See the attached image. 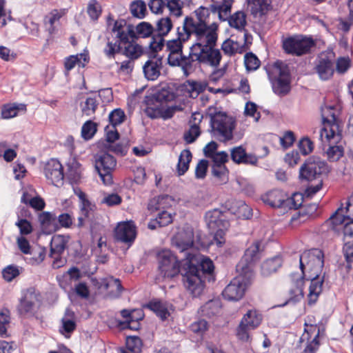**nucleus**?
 Listing matches in <instances>:
<instances>
[{
    "label": "nucleus",
    "instance_id": "1",
    "mask_svg": "<svg viewBox=\"0 0 353 353\" xmlns=\"http://www.w3.org/2000/svg\"><path fill=\"white\" fill-rule=\"evenodd\" d=\"M158 261L157 279H170L181 274L183 284L190 293L198 294L201 292L202 285L199 277L190 272L191 270L196 272V268L188 265L189 261L186 255L184 259L179 261L170 250H165L158 254Z\"/></svg>",
    "mask_w": 353,
    "mask_h": 353
},
{
    "label": "nucleus",
    "instance_id": "2",
    "mask_svg": "<svg viewBox=\"0 0 353 353\" xmlns=\"http://www.w3.org/2000/svg\"><path fill=\"white\" fill-rule=\"evenodd\" d=\"M260 243L254 242L245 251L237 263L236 269L239 275L234 277L222 292L224 299L228 301H239L244 295L252 276L254 264L259 259Z\"/></svg>",
    "mask_w": 353,
    "mask_h": 353
},
{
    "label": "nucleus",
    "instance_id": "3",
    "mask_svg": "<svg viewBox=\"0 0 353 353\" xmlns=\"http://www.w3.org/2000/svg\"><path fill=\"white\" fill-rule=\"evenodd\" d=\"M300 269L303 276L310 280L308 305H312L318 300L322 292L324 276L319 278L324 265V254L319 249H312L304 252L299 257Z\"/></svg>",
    "mask_w": 353,
    "mask_h": 353
},
{
    "label": "nucleus",
    "instance_id": "4",
    "mask_svg": "<svg viewBox=\"0 0 353 353\" xmlns=\"http://www.w3.org/2000/svg\"><path fill=\"white\" fill-rule=\"evenodd\" d=\"M345 214H343V209L339 208L330 218L326 221L327 225L333 230H337L338 225H343V252L345 260L350 268L353 263V202L346 201Z\"/></svg>",
    "mask_w": 353,
    "mask_h": 353
},
{
    "label": "nucleus",
    "instance_id": "5",
    "mask_svg": "<svg viewBox=\"0 0 353 353\" xmlns=\"http://www.w3.org/2000/svg\"><path fill=\"white\" fill-rule=\"evenodd\" d=\"M176 39L168 40L166 42V48L169 52L168 63L172 67H179L186 77L188 69L191 66L190 51L188 55L183 53V44L189 40V33L187 27L183 26L176 28Z\"/></svg>",
    "mask_w": 353,
    "mask_h": 353
},
{
    "label": "nucleus",
    "instance_id": "6",
    "mask_svg": "<svg viewBox=\"0 0 353 353\" xmlns=\"http://www.w3.org/2000/svg\"><path fill=\"white\" fill-rule=\"evenodd\" d=\"M173 99V93L165 89L147 95L144 99V103L146 105L144 112L148 117L152 119L158 118L170 119L173 117L176 108L168 107L167 103Z\"/></svg>",
    "mask_w": 353,
    "mask_h": 353
},
{
    "label": "nucleus",
    "instance_id": "7",
    "mask_svg": "<svg viewBox=\"0 0 353 353\" xmlns=\"http://www.w3.org/2000/svg\"><path fill=\"white\" fill-rule=\"evenodd\" d=\"M206 114L210 117V125L212 136L219 141L226 143L234 137L233 131L236 128V120L226 112L219 111L216 107L208 108Z\"/></svg>",
    "mask_w": 353,
    "mask_h": 353
},
{
    "label": "nucleus",
    "instance_id": "8",
    "mask_svg": "<svg viewBox=\"0 0 353 353\" xmlns=\"http://www.w3.org/2000/svg\"><path fill=\"white\" fill-rule=\"evenodd\" d=\"M183 24L187 27L189 39L192 35L195 37L194 43L190 46V51L194 52L199 48L216 45L218 25L216 23L195 26L194 19L187 16L183 20Z\"/></svg>",
    "mask_w": 353,
    "mask_h": 353
},
{
    "label": "nucleus",
    "instance_id": "9",
    "mask_svg": "<svg viewBox=\"0 0 353 353\" xmlns=\"http://www.w3.org/2000/svg\"><path fill=\"white\" fill-rule=\"evenodd\" d=\"M216 45L204 46L195 50L194 52L190 51L191 66L188 69L186 77H189L196 68V63H204L212 67H218L220 64L222 56L219 49H216Z\"/></svg>",
    "mask_w": 353,
    "mask_h": 353
},
{
    "label": "nucleus",
    "instance_id": "10",
    "mask_svg": "<svg viewBox=\"0 0 353 353\" xmlns=\"http://www.w3.org/2000/svg\"><path fill=\"white\" fill-rule=\"evenodd\" d=\"M187 256V260L189 261L188 263V265L191 266V268H195L196 272H192L191 270L192 274H195L199 277L202 289L201 292L198 294H195L194 293H190L193 297H199L203 292L205 288V281L208 280L209 282L214 281L215 280L214 270V266L212 260L209 258H204L201 260L199 265H196L192 263V260L194 257V255L190 252L185 253Z\"/></svg>",
    "mask_w": 353,
    "mask_h": 353
},
{
    "label": "nucleus",
    "instance_id": "11",
    "mask_svg": "<svg viewBox=\"0 0 353 353\" xmlns=\"http://www.w3.org/2000/svg\"><path fill=\"white\" fill-rule=\"evenodd\" d=\"M276 74L272 79V89L278 95H285L290 91V72L289 66L281 61H276L274 64Z\"/></svg>",
    "mask_w": 353,
    "mask_h": 353
},
{
    "label": "nucleus",
    "instance_id": "12",
    "mask_svg": "<svg viewBox=\"0 0 353 353\" xmlns=\"http://www.w3.org/2000/svg\"><path fill=\"white\" fill-rule=\"evenodd\" d=\"M329 172L327 164L318 157H310L302 165L299 170V177L302 180L318 179L323 174Z\"/></svg>",
    "mask_w": 353,
    "mask_h": 353
},
{
    "label": "nucleus",
    "instance_id": "13",
    "mask_svg": "<svg viewBox=\"0 0 353 353\" xmlns=\"http://www.w3.org/2000/svg\"><path fill=\"white\" fill-rule=\"evenodd\" d=\"M41 295L34 288L28 289L20 299L17 305L18 314L25 318L36 315L41 304Z\"/></svg>",
    "mask_w": 353,
    "mask_h": 353
},
{
    "label": "nucleus",
    "instance_id": "14",
    "mask_svg": "<svg viewBox=\"0 0 353 353\" xmlns=\"http://www.w3.org/2000/svg\"><path fill=\"white\" fill-rule=\"evenodd\" d=\"M95 168L100 178L105 185L112 183V172L117 166V160L111 154L107 152L97 154L94 157Z\"/></svg>",
    "mask_w": 353,
    "mask_h": 353
},
{
    "label": "nucleus",
    "instance_id": "15",
    "mask_svg": "<svg viewBox=\"0 0 353 353\" xmlns=\"http://www.w3.org/2000/svg\"><path fill=\"white\" fill-rule=\"evenodd\" d=\"M315 43L312 38L296 35L283 41V48L288 54L301 56L310 52Z\"/></svg>",
    "mask_w": 353,
    "mask_h": 353
},
{
    "label": "nucleus",
    "instance_id": "16",
    "mask_svg": "<svg viewBox=\"0 0 353 353\" xmlns=\"http://www.w3.org/2000/svg\"><path fill=\"white\" fill-rule=\"evenodd\" d=\"M263 316L256 310H248L243 316L236 329L237 337L243 341L249 339V331L254 330L261 323Z\"/></svg>",
    "mask_w": 353,
    "mask_h": 353
},
{
    "label": "nucleus",
    "instance_id": "17",
    "mask_svg": "<svg viewBox=\"0 0 353 353\" xmlns=\"http://www.w3.org/2000/svg\"><path fill=\"white\" fill-rule=\"evenodd\" d=\"M173 27L172 22L170 17H162L157 22L156 30L157 34L152 36L149 44L150 49L154 52L161 50L164 46V37L168 34Z\"/></svg>",
    "mask_w": 353,
    "mask_h": 353
},
{
    "label": "nucleus",
    "instance_id": "18",
    "mask_svg": "<svg viewBox=\"0 0 353 353\" xmlns=\"http://www.w3.org/2000/svg\"><path fill=\"white\" fill-rule=\"evenodd\" d=\"M123 321L117 320V326L121 330L130 329L138 330L140 327L139 321L144 317L142 309H123L120 311Z\"/></svg>",
    "mask_w": 353,
    "mask_h": 353
},
{
    "label": "nucleus",
    "instance_id": "19",
    "mask_svg": "<svg viewBox=\"0 0 353 353\" xmlns=\"http://www.w3.org/2000/svg\"><path fill=\"white\" fill-rule=\"evenodd\" d=\"M205 220L208 228L212 231L216 230L214 238L216 239L219 235L223 233L229 225L223 212L218 208L209 210L205 213Z\"/></svg>",
    "mask_w": 353,
    "mask_h": 353
},
{
    "label": "nucleus",
    "instance_id": "20",
    "mask_svg": "<svg viewBox=\"0 0 353 353\" xmlns=\"http://www.w3.org/2000/svg\"><path fill=\"white\" fill-rule=\"evenodd\" d=\"M333 107H326L322 111V119L324 127L320 130L319 137L323 141V137L327 141L334 139L336 137L335 128H337V125L335 123L336 116L332 112Z\"/></svg>",
    "mask_w": 353,
    "mask_h": 353
},
{
    "label": "nucleus",
    "instance_id": "21",
    "mask_svg": "<svg viewBox=\"0 0 353 353\" xmlns=\"http://www.w3.org/2000/svg\"><path fill=\"white\" fill-rule=\"evenodd\" d=\"M151 50L150 59L143 66V71L145 77L149 81L157 80L161 74V70L163 66V58Z\"/></svg>",
    "mask_w": 353,
    "mask_h": 353
},
{
    "label": "nucleus",
    "instance_id": "22",
    "mask_svg": "<svg viewBox=\"0 0 353 353\" xmlns=\"http://www.w3.org/2000/svg\"><path fill=\"white\" fill-rule=\"evenodd\" d=\"M172 243L181 252H189L188 250L193 246L194 244V231L190 226L185 227L181 231L179 232L172 239Z\"/></svg>",
    "mask_w": 353,
    "mask_h": 353
},
{
    "label": "nucleus",
    "instance_id": "23",
    "mask_svg": "<svg viewBox=\"0 0 353 353\" xmlns=\"http://www.w3.org/2000/svg\"><path fill=\"white\" fill-rule=\"evenodd\" d=\"M137 236L136 227L130 222H123L117 225L114 230V238L117 241L124 243L130 246Z\"/></svg>",
    "mask_w": 353,
    "mask_h": 353
},
{
    "label": "nucleus",
    "instance_id": "24",
    "mask_svg": "<svg viewBox=\"0 0 353 353\" xmlns=\"http://www.w3.org/2000/svg\"><path fill=\"white\" fill-rule=\"evenodd\" d=\"M45 176L55 186L63 184L64 174L61 163L52 159L47 162L44 168Z\"/></svg>",
    "mask_w": 353,
    "mask_h": 353
},
{
    "label": "nucleus",
    "instance_id": "25",
    "mask_svg": "<svg viewBox=\"0 0 353 353\" xmlns=\"http://www.w3.org/2000/svg\"><path fill=\"white\" fill-rule=\"evenodd\" d=\"M314 70L321 80L328 81L334 73V61L327 55H321L316 59Z\"/></svg>",
    "mask_w": 353,
    "mask_h": 353
},
{
    "label": "nucleus",
    "instance_id": "26",
    "mask_svg": "<svg viewBox=\"0 0 353 353\" xmlns=\"http://www.w3.org/2000/svg\"><path fill=\"white\" fill-rule=\"evenodd\" d=\"M112 31L116 34V38L119 39L121 43H128V37L134 35V26H127L125 19H119L114 21Z\"/></svg>",
    "mask_w": 353,
    "mask_h": 353
},
{
    "label": "nucleus",
    "instance_id": "27",
    "mask_svg": "<svg viewBox=\"0 0 353 353\" xmlns=\"http://www.w3.org/2000/svg\"><path fill=\"white\" fill-rule=\"evenodd\" d=\"M231 11L228 14L226 15V18L224 20L221 19L219 17V20L222 21H225L228 20V23L230 27L234 28L240 31L244 30V39L245 41H247L248 37H251L249 35L245 30V26L247 23L246 22V14L243 11H237L234 13L232 15L230 14Z\"/></svg>",
    "mask_w": 353,
    "mask_h": 353
},
{
    "label": "nucleus",
    "instance_id": "28",
    "mask_svg": "<svg viewBox=\"0 0 353 353\" xmlns=\"http://www.w3.org/2000/svg\"><path fill=\"white\" fill-rule=\"evenodd\" d=\"M231 159L238 164L255 165L258 161V159L255 155L247 154L242 146L235 147L231 150Z\"/></svg>",
    "mask_w": 353,
    "mask_h": 353
},
{
    "label": "nucleus",
    "instance_id": "29",
    "mask_svg": "<svg viewBox=\"0 0 353 353\" xmlns=\"http://www.w3.org/2000/svg\"><path fill=\"white\" fill-rule=\"evenodd\" d=\"M286 194L280 190H272L262 196L264 203L272 208H284Z\"/></svg>",
    "mask_w": 353,
    "mask_h": 353
},
{
    "label": "nucleus",
    "instance_id": "30",
    "mask_svg": "<svg viewBox=\"0 0 353 353\" xmlns=\"http://www.w3.org/2000/svg\"><path fill=\"white\" fill-rule=\"evenodd\" d=\"M251 14L254 17L261 18L271 8V0H248Z\"/></svg>",
    "mask_w": 353,
    "mask_h": 353
},
{
    "label": "nucleus",
    "instance_id": "31",
    "mask_svg": "<svg viewBox=\"0 0 353 353\" xmlns=\"http://www.w3.org/2000/svg\"><path fill=\"white\" fill-rule=\"evenodd\" d=\"M211 9L212 12L219 13V17L224 20L232 9L234 0H212Z\"/></svg>",
    "mask_w": 353,
    "mask_h": 353
},
{
    "label": "nucleus",
    "instance_id": "32",
    "mask_svg": "<svg viewBox=\"0 0 353 353\" xmlns=\"http://www.w3.org/2000/svg\"><path fill=\"white\" fill-rule=\"evenodd\" d=\"M66 176L71 183H77L81 178V165L74 158L69 159L66 164Z\"/></svg>",
    "mask_w": 353,
    "mask_h": 353
},
{
    "label": "nucleus",
    "instance_id": "33",
    "mask_svg": "<svg viewBox=\"0 0 353 353\" xmlns=\"http://www.w3.org/2000/svg\"><path fill=\"white\" fill-rule=\"evenodd\" d=\"M154 28L151 23L142 21L134 27V35H130L131 40L138 38H148L152 36Z\"/></svg>",
    "mask_w": 353,
    "mask_h": 353
},
{
    "label": "nucleus",
    "instance_id": "34",
    "mask_svg": "<svg viewBox=\"0 0 353 353\" xmlns=\"http://www.w3.org/2000/svg\"><path fill=\"white\" fill-rule=\"evenodd\" d=\"M282 265V259L279 256L267 259L261 265V274L264 276H268L274 273Z\"/></svg>",
    "mask_w": 353,
    "mask_h": 353
},
{
    "label": "nucleus",
    "instance_id": "35",
    "mask_svg": "<svg viewBox=\"0 0 353 353\" xmlns=\"http://www.w3.org/2000/svg\"><path fill=\"white\" fill-rule=\"evenodd\" d=\"M130 37H128V43H122L123 46V54L131 59H137L143 53L142 47L134 43V40L130 41Z\"/></svg>",
    "mask_w": 353,
    "mask_h": 353
},
{
    "label": "nucleus",
    "instance_id": "36",
    "mask_svg": "<svg viewBox=\"0 0 353 353\" xmlns=\"http://www.w3.org/2000/svg\"><path fill=\"white\" fill-rule=\"evenodd\" d=\"M42 227L48 232L55 231L58 226L57 224V216L54 214L49 212H43L39 216Z\"/></svg>",
    "mask_w": 353,
    "mask_h": 353
},
{
    "label": "nucleus",
    "instance_id": "37",
    "mask_svg": "<svg viewBox=\"0 0 353 353\" xmlns=\"http://www.w3.org/2000/svg\"><path fill=\"white\" fill-rule=\"evenodd\" d=\"M74 313L70 310H66L65 315L61 319L62 325L59 329V332L64 334L65 336H70V334L76 329L77 325L73 319H68V317L72 316Z\"/></svg>",
    "mask_w": 353,
    "mask_h": 353
},
{
    "label": "nucleus",
    "instance_id": "38",
    "mask_svg": "<svg viewBox=\"0 0 353 353\" xmlns=\"http://www.w3.org/2000/svg\"><path fill=\"white\" fill-rule=\"evenodd\" d=\"M192 157V153L188 149L183 150L181 152L177 163V173L179 176L183 175L188 171Z\"/></svg>",
    "mask_w": 353,
    "mask_h": 353
},
{
    "label": "nucleus",
    "instance_id": "39",
    "mask_svg": "<svg viewBox=\"0 0 353 353\" xmlns=\"http://www.w3.org/2000/svg\"><path fill=\"white\" fill-rule=\"evenodd\" d=\"M67 241L62 235L54 236L50 243V256L62 254L66 248Z\"/></svg>",
    "mask_w": 353,
    "mask_h": 353
},
{
    "label": "nucleus",
    "instance_id": "40",
    "mask_svg": "<svg viewBox=\"0 0 353 353\" xmlns=\"http://www.w3.org/2000/svg\"><path fill=\"white\" fill-rule=\"evenodd\" d=\"M145 307L153 311L157 316L161 318V320H165L170 315V312H168V308L161 301H150L146 305Z\"/></svg>",
    "mask_w": 353,
    "mask_h": 353
},
{
    "label": "nucleus",
    "instance_id": "41",
    "mask_svg": "<svg viewBox=\"0 0 353 353\" xmlns=\"http://www.w3.org/2000/svg\"><path fill=\"white\" fill-rule=\"evenodd\" d=\"M210 6H212V5ZM210 12L212 13L211 7L208 8L202 6H200L194 11L195 15L196 17V21L194 19V25L200 26L203 24H209L208 19L210 17ZM213 14L214 13L213 12ZM215 14H219L218 12H216Z\"/></svg>",
    "mask_w": 353,
    "mask_h": 353
},
{
    "label": "nucleus",
    "instance_id": "42",
    "mask_svg": "<svg viewBox=\"0 0 353 353\" xmlns=\"http://www.w3.org/2000/svg\"><path fill=\"white\" fill-rule=\"evenodd\" d=\"M170 201H172L171 196L168 195H161L150 201L148 209L152 211L164 209L165 204L168 203L170 205Z\"/></svg>",
    "mask_w": 353,
    "mask_h": 353
},
{
    "label": "nucleus",
    "instance_id": "43",
    "mask_svg": "<svg viewBox=\"0 0 353 353\" xmlns=\"http://www.w3.org/2000/svg\"><path fill=\"white\" fill-rule=\"evenodd\" d=\"M19 110H26V105L24 104L4 105L1 110V117L6 119L14 117Z\"/></svg>",
    "mask_w": 353,
    "mask_h": 353
},
{
    "label": "nucleus",
    "instance_id": "44",
    "mask_svg": "<svg viewBox=\"0 0 353 353\" xmlns=\"http://www.w3.org/2000/svg\"><path fill=\"white\" fill-rule=\"evenodd\" d=\"M130 12L132 14L139 19H143L146 13V5L142 0H137L130 4Z\"/></svg>",
    "mask_w": 353,
    "mask_h": 353
},
{
    "label": "nucleus",
    "instance_id": "45",
    "mask_svg": "<svg viewBox=\"0 0 353 353\" xmlns=\"http://www.w3.org/2000/svg\"><path fill=\"white\" fill-rule=\"evenodd\" d=\"M99 105V103L95 97H88L86 100L81 104L82 112L87 115L90 116L93 114Z\"/></svg>",
    "mask_w": 353,
    "mask_h": 353
},
{
    "label": "nucleus",
    "instance_id": "46",
    "mask_svg": "<svg viewBox=\"0 0 353 353\" xmlns=\"http://www.w3.org/2000/svg\"><path fill=\"white\" fill-rule=\"evenodd\" d=\"M352 60L349 56L339 57L336 60V71L339 74H343L350 68Z\"/></svg>",
    "mask_w": 353,
    "mask_h": 353
},
{
    "label": "nucleus",
    "instance_id": "47",
    "mask_svg": "<svg viewBox=\"0 0 353 353\" xmlns=\"http://www.w3.org/2000/svg\"><path fill=\"white\" fill-rule=\"evenodd\" d=\"M122 48V43L119 39L115 43L108 41L103 50V52L108 58L112 59L114 58L116 53L120 52Z\"/></svg>",
    "mask_w": 353,
    "mask_h": 353
},
{
    "label": "nucleus",
    "instance_id": "48",
    "mask_svg": "<svg viewBox=\"0 0 353 353\" xmlns=\"http://www.w3.org/2000/svg\"><path fill=\"white\" fill-rule=\"evenodd\" d=\"M244 63L246 70L248 71H254L260 66L261 61L258 57L252 52L246 53L244 57Z\"/></svg>",
    "mask_w": 353,
    "mask_h": 353
},
{
    "label": "nucleus",
    "instance_id": "49",
    "mask_svg": "<svg viewBox=\"0 0 353 353\" xmlns=\"http://www.w3.org/2000/svg\"><path fill=\"white\" fill-rule=\"evenodd\" d=\"M125 117L124 112L120 108H117L109 114L108 119L112 128H114L124 121Z\"/></svg>",
    "mask_w": 353,
    "mask_h": 353
},
{
    "label": "nucleus",
    "instance_id": "50",
    "mask_svg": "<svg viewBox=\"0 0 353 353\" xmlns=\"http://www.w3.org/2000/svg\"><path fill=\"white\" fill-rule=\"evenodd\" d=\"M97 132V124L91 120L87 121L82 126L81 136L85 140L90 139Z\"/></svg>",
    "mask_w": 353,
    "mask_h": 353
},
{
    "label": "nucleus",
    "instance_id": "51",
    "mask_svg": "<svg viewBox=\"0 0 353 353\" xmlns=\"http://www.w3.org/2000/svg\"><path fill=\"white\" fill-rule=\"evenodd\" d=\"M303 196L301 194L294 193L291 197L286 196L284 208L296 210L302 205Z\"/></svg>",
    "mask_w": 353,
    "mask_h": 353
},
{
    "label": "nucleus",
    "instance_id": "52",
    "mask_svg": "<svg viewBox=\"0 0 353 353\" xmlns=\"http://www.w3.org/2000/svg\"><path fill=\"white\" fill-rule=\"evenodd\" d=\"M200 134L199 127L196 123H192L189 130L184 133L183 139L187 143H192Z\"/></svg>",
    "mask_w": 353,
    "mask_h": 353
},
{
    "label": "nucleus",
    "instance_id": "53",
    "mask_svg": "<svg viewBox=\"0 0 353 353\" xmlns=\"http://www.w3.org/2000/svg\"><path fill=\"white\" fill-rule=\"evenodd\" d=\"M81 214L85 218H90V214L97 210L95 203L91 202L88 199L79 202Z\"/></svg>",
    "mask_w": 353,
    "mask_h": 353
},
{
    "label": "nucleus",
    "instance_id": "54",
    "mask_svg": "<svg viewBox=\"0 0 353 353\" xmlns=\"http://www.w3.org/2000/svg\"><path fill=\"white\" fill-rule=\"evenodd\" d=\"M172 15L179 17L183 14L182 5L180 0H166L165 6Z\"/></svg>",
    "mask_w": 353,
    "mask_h": 353
},
{
    "label": "nucleus",
    "instance_id": "55",
    "mask_svg": "<svg viewBox=\"0 0 353 353\" xmlns=\"http://www.w3.org/2000/svg\"><path fill=\"white\" fill-rule=\"evenodd\" d=\"M220 311L219 303L218 301H210L207 302L202 307L203 314L211 317Z\"/></svg>",
    "mask_w": 353,
    "mask_h": 353
},
{
    "label": "nucleus",
    "instance_id": "56",
    "mask_svg": "<svg viewBox=\"0 0 353 353\" xmlns=\"http://www.w3.org/2000/svg\"><path fill=\"white\" fill-rule=\"evenodd\" d=\"M2 274L3 279L10 282L20 274V270L18 266L9 265L3 270Z\"/></svg>",
    "mask_w": 353,
    "mask_h": 353
},
{
    "label": "nucleus",
    "instance_id": "57",
    "mask_svg": "<svg viewBox=\"0 0 353 353\" xmlns=\"http://www.w3.org/2000/svg\"><path fill=\"white\" fill-rule=\"evenodd\" d=\"M87 12L91 19L96 21L101 13V8L97 0H90L88 5Z\"/></svg>",
    "mask_w": 353,
    "mask_h": 353
},
{
    "label": "nucleus",
    "instance_id": "58",
    "mask_svg": "<svg viewBox=\"0 0 353 353\" xmlns=\"http://www.w3.org/2000/svg\"><path fill=\"white\" fill-rule=\"evenodd\" d=\"M343 148L341 145L330 146L326 154L327 158L331 161H336L343 155Z\"/></svg>",
    "mask_w": 353,
    "mask_h": 353
},
{
    "label": "nucleus",
    "instance_id": "59",
    "mask_svg": "<svg viewBox=\"0 0 353 353\" xmlns=\"http://www.w3.org/2000/svg\"><path fill=\"white\" fill-rule=\"evenodd\" d=\"M207 83L201 81H192L190 83V94L192 98H196L198 95L204 92L207 88Z\"/></svg>",
    "mask_w": 353,
    "mask_h": 353
},
{
    "label": "nucleus",
    "instance_id": "60",
    "mask_svg": "<svg viewBox=\"0 0 353 353\" xmlns=\"http://www.w3.org/2000/svg\"><path fill=\"white\" fill-rule=\"evenodd\" d=\"M142 345L141 339L138 336H128L126 339L127 349L133 353L139 352Z\"/></svg>",
    "mask_w": 353,
    "mask_h": 353
},
{
    "label": "nucleus",
    "instance_id": "61",
    "mask_svg": "<svg viewBox=\"0 0 353 353\" xmlns=\"http://www.w3.org/2000/svg\"><path fill=\"white\" fill-rule=\"evenodd\" d=\"M208 165V161L206 159H201L198 162L195 168L196 179H203L206 176Z\"/></svg>",
    "mask_w": 353,
    "mask_h": 353
},
{
    "label": "nucleus",
    "instance_id": "62",
    "mask_svg": "<svg viewBox=\"0 0 353 353\" xmlns=\"http://www.w3.org/2000/svg\"><path fill=\"white\" fill-rule=\"evenodd\" d=\"M10 323V316L3 312H0V336L8 337L7 328Z\"/></svg>",
    "mask_w": 353,
    "mask_h": 353
},
{
    "label": "nucleus",
    "instance_id": "63",
    "mask_svg": "<svg viewBox=\"0 0 353 353\" xmlns=\"http://www.w3.org/2000/svg\"><path fill=\"white\" fill-rule=\"evenodd\" d=\"M298 147L303 155H307L312 151L313 143L307 137H304L299 141Z\"/></svg>",
    "mask_w": 353,
    "mask_h": 353
},
{
    "label": "nucleus",
    "instance_id": "64",
    "mask_svg": "<svg viewBox=\"0 0 353 353\" xmlns=\"http://www.w3.org/2000/svg\"><path fill=\"white\" fill-rule=\"evenodd\" d=\"M319 337V330H318L314 338L307 345L302 353H316L320 345Z\"/></svg>",
    "mask_w": 353,
    "mask_h": 353
}]
</instances>
